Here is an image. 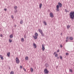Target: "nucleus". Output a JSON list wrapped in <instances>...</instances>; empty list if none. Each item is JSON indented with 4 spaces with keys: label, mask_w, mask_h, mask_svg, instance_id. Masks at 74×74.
I'll return each instance as SVG.
<instances>
[{
    "label": "nucleus",
    "mask_w": 74,
    "mask_h": 74,
    "mask_svg": "<svg viewBox=\"0 0 74 74\" xmlns=\"http://www.w3.org/2000/svg\"><path fill=\"white\" fill-rule=\"evenodd\" d=\"M70 18L72 20L74 19V12H71L70 13Z\"/></svg>",
    "instance_id": "1"
},
{
    "label": "nucleus",
    "mask_w": 74,
    "mask_h": 74,
    "mask_svg": "<svg viewBox=\"0 0 74 74\" xmlns=\"http://www.w3.org/2000/svg\"><path fill=\"white\" fill-rule=\"evenodd\" d=\"M38 31L41 34L42 37H44V34L42 32V30L40 29H38Z\"/></svg>",
    "instance_id": "2"
},
{
    "label": "nucleus",
    "mask_w": 74,
    "mask_h": 74,
    "mask_svg": "<svg viewBox=\"0 0 74 74\" xmlns=\"http://www.w3.org/2000/svg\"><path fill=\"white\" fill-rule=\"evenodd\" d=\"M16 62L17 64H19L20 63V61L18 57L16 58Z\"/></svg>",
    "instance_id": "3"
},
{
    "label": "nucleus",
    "mask_w": 74,
    "mask_h": 74,
    "mask_svg": "<svg viewBox=\"0 0 74 74\" xmlns=\"http://www.w3.org/2000/svg\"><path fill=\"white\" fill-rule=\"evenodd\" d=\"M42 49L43 51H44L45 50V46L44 44H43L42 45Z\"/></svg>",
    "instance_id": "4"
},
{
    "label": "nucleus",
    "mask_w": 74,
    "mask_h": 74,
    "mask_svg": "<svg viewBox=\"0 0 74 74\" xmlns=\"http://www.w3.org/2000/svg\"><path fill=\"white\" fill-rule=\"evenodd\" d=\"M44 72L45 74H48L49 71L48 70H47V69H45Z\"/></svg>",
    "instance_id": "5"
},
{
    "label": "nucleus",
    "mask_w": 74,
    "mask_h": 74,
    "mask_svg": "<svg viewBox=\"0 0 74 74\" xmlns=\"http://www.w3.org/2000/svg\"><path fill=\"white\" fill-rule=\"evenodd\" d=\"M59 7H59V5H57V6H56L57 8L56 9V11H57V12L59 11Z\"/></svg>",
    "instance_id": "6"
},
{
    "label": "nucleus",
    "mask_w": 74,
    "mask_h": 74,
    "mask_svg": "<svg viewBox=\"0 0 74 74\" xmlns=\"http://www.w3.org/2000/svg\"><path fill=\"white\" fill-rule=\"evenodd\" d=\"M50 15L51 17V18H53V15L52 13L51 12L50 14Z\"/></svg>",
    "instance_id": "7"
},
{
    "label": "nucleus",
    "mask_w": 74,
    "mask_h": 74,
    "mask_svg": "<svg viewBox=\"0 0 74 74\" xmlns=\"http://www.w3.org/2000/svg\"><path fill=\"white\" fill-rule=\"evenodd\" d=\"M58 5H59L60 7H62V4L60 3V2L59 3H58Z\"/></svg>",
    "instance_id": "8"
},
{
    "label": "nucleus",
    "mask_w": 74,
    "mask_h": 74,
    "mask_svg": "<svg viewBox=\"0 0 74 74\" xmlns=\"http://www.w3.org/2000/svg\"><path fill=\"white\" fill-rule=\"evenodd\" d=\"M33 45L34 47H35V48H37V45H36V44L34 43L33 44Z\"/></svg>",
    "instance_id": "9"
},
{
    "label": "nucleus",
    "mask_w": 74,
    "mask_h": 74,
    "mask_svg": "<svg viewBox=\"0 0 74 74\" xmlns=\"http://www.w3.org/2000/svg\"><path fill=\"white\" fill-rule=\"evenodd\" d=\"M0 58L1 60H3V57L2 55H0Z\"/></svg>",
    "instance_id": "10"
},
{
    "label": "nucleus",
    "mask_w": 74,
    "mask_h": 74,
    "mask_svg": "<svg viewBox=\"0 0 74 74\" xmlns=\"http://www.w3.org/2000/svg\"><path fill=\"white\" fill-rule=\"evenodd\" d=\"M70 40H73V38L72 37H70L69 38Z\"/></svg>",
    "instance_id": "11"
},
{
    "label": "nucleus",
    "mask_w": 74,
    "mask_h": 74,
    "mask_svg": "<svg viewBox=\"0 0 74 74\" xmlns=\"http://www.w3.org/2000/svg\"><path fill=\"white\" fill-rule=\"evenodd\" d=\"M33 37L35 40H36V39L37 38V37L36 36H33Z\"/></svg>",
    "instance_id": "12"
},
{
    "label": "nucleus",
    "mask_w": 74,
    "mask_h": 74,
    "mask_svg": "<svg viewBox=\"0 0 74 74\" xmlns=\"http://www.w3.org/2000/svg\"><path fill=\"white\" fill-rule=\"evenodd\" d=\"M10 52H8L7 53V56L8 57H10Z\"/></svg>",
    "instance_id": "13"
},
{
    "label": "nucleus",
    "mask_w": 74,
    "mask_h": 74,
    "mask_svg": "<svg viewBox=\"0 0 74 74\" xmlns=\"http://www.w3.org/2000/svg\"><path fill=\"white\" fill-rule=\"evenodd\" d=\"M69 27H70V26L69 25H68L67 27V29H69Z\"/></svg>",
    "instance_id": "14"
},
{
    "label": "nucleus",
    "mask_w": 74,
    "mask_h": 74,
    "mask_svg": "<svg viewBox=\"0 0 74 74\" xmlns=\"http://www.w3.org/2000/svg\"><path fill=\"white\" fill-rule=\"evenodd\" d=\"M42 7V4L41 3L40 4L39 8H41Z\"/></svg>",
    "instance_id": "15"
},
{
    "label": "nucleus",
    "mask_w": 74,
    "mask_h": 74,
    "mask_svg": "<svg viewBox=\"0 0 74 74\" xmlns=\"http://www.w3.org/2000/svg\"><path fill=\"white\" fill-rule=\"evenodd\" d=\"M13 37V35L11 34L10 35V38H12Z\"/></svg>",
    "instance_id": "16"
},
{
    "label": "nucleus",
    "mask_w": 74,
    "mask_h": 74,
    "mask_svg": "<svg viewBox=\"0 0 74 74\" xmlns=\"http://www.w3.org/2000/svg\"><path fill=\"white\" fill-rule=\"evenodd\" d=\"M9 42H12V40H11V39H9Z\"/></svg>",
    "instance_id": "17"
},
{
    "label": "nucleus",
    "mask_w": 74,
    "mask_h": 74,
    "mask_svg": "<svg viewBox=\"0 0 74 74\" xmlns=\"http://www.w3.org/2000/svg\"><path fill=\"white\" fill-rule=\"evenodd\" d=\"M20 23H21V24H22L23 23V20H21V21Z\"/></svg>",
    "instance_id": "18"
},
{
    "label": "nucleus",
    "mask_w": 74,
    "mask_h": 74,
    "mask_svg": "<svg viewBox=\"0 0 74 74\" xmlns=\"http://www.w3.org/2000/svg\"><path fill=\"white\" fill-rule=\"evenodd\" d=\"M43 23H44V25H47V23H46V22H45V21H43Z\"/></svg>",
    "instance_id": "19"
},
{
    "label": "nucleus",
    "mask_w": 74,
    "mask_h": 74,
    "mask_svg": "<svg viewBox=\"0 0 74 74\" xmlns=\"http://www.w3.org/2000/svg\"><path fill=\"white\" fill-rule=\"evenodd\" d=\"M35 36H38V34L37 33H35Z\"/></svg>",
    "instance_id": "20"
},
{
    "label": "nucleus",
    "mask_w": 74,
    "mask_h": 74,
    "mask_svg": "<svg viewBox=\"0 0 74 74\" xmlns=\"http://www.w3.org/2000/svg\"><path fill=\"white\" fill-rule=\"evenodd\" d=\"M25 59L26 60H27L29 59L28 58V57H26L25 58Z\"/></svg>",
    "instance_id": "21"
},
{
    "label": "nucleus",
    "mask_w": 74,
    "mask_h": 74,
    "mask_svg": "<svg viewBox=\"0 0 74 74\" xmlns=\"http://www.w3.org/2000/svg\"><path fill=\"white\" fill-rule=\"evenodd\" d=\"M21 41L22 42H23V41H24V38H21Z\"/></svg>",
    "instance_id": "22"
},
{
    "label": "nucleus",
    "mask_w": 74,
    "mask_h": 74,
    "mask_svg": "<svg viewBox=\"0 0 74 74\" xmlns=\"http://www.w3.org/2000/svg\"><path fill=\"white\" fill-rule=\"evenodd\" d=\"M31 72H33V68H31Z\"/></svg>",
    "instance_id": "23"
},
{
    "label": "nucleus",
    "mask_w": 74,
    "mask_h": 74,
    "mask_svg": "<svg viewBox=\"0 0 74 74\" xmlns=\"http://www.w3.org/2000/svg\"><path fill=\"white\" fill-rule=\"evenodd\" d=\"M65 12H69L68 11H67V10H66V9H65Z\"/></svg>",
    "instance_id": "24"
},
{
    "label": "nucleus",
    "mask_w": 74,
    "mask_h": 74,
    "mask_svg": "<svg viewBox=\"0 0 74 74\" xmlns=\"http://www.w3.org/2000/svg\"><path fill=\"white\" fill-rule=\"evenodd\" d=\"M14 73L13 71H12L11 72L10 74H14Z\"/></svg>",
    "instance_id": "25"
},
{
    "label": "nucleus",
    "mask_w": 74,
    "mask_h": 74,
    "mask_svg": "<svg viewBox=\"0 0 74 74\" xmlns=\"http://www.w3.org/2000/svg\"><path fill=\"white\" fill-rule=\"evenodd\" d=\"M14 9H15V10H16V9H17V6H15L14 7Z\"/></svg>",
    "instance_id": "26"
},
{
    "label": "nucleus",
    "mask_w": 74,
    "mask_h": 74,
    "mask_svg": "<svg viewBox=\"0 0 74 74\" xmlns=\"http://www.w3.org/2000/svg\"><path fill=\"white\" fill-rule=\"evenodd\" d=\"M58 56V54H56L55 55V57H57Z\"/></svg>",
    "instance_id": "27"
},
{
    "label": "nucleus",
    "mask_w": 74,
    "mask_h": 74,
    "mask_svg": "<svg viewBox=\"0 0 74 74\" xmlns=\"http://www.w3.org/2000/svg\"><path fill=\"white\" fill-rule=\"evenodd\" d=\"M69 71H70V72H71V73H72V72H73V71L72 70V69H70L69 70Z\"/></svg>",
    "instance_id": "28"
},
{
    "label": "nucleus",
    "mask_w": 74,
    "mask_h": 74,
    "mask_svg": "<svg viewBox=\"0 0 74 74\" xmlns=\"http://www.w3.org/2000/svg\"><path fill=\"white\" fill-rule=\"evenodd\" d=\"M63 58V57H62V56H60V59H62V58Z\"/></svg>",
    "instance_id": "29"
},
{
    "label": "nucleus",
    "mask_w": 74,
    "mask_h": 74,
    "mask_svg": "<svg viewBox=\"0 0 74 74\" xmlns=\"http://www.w3.org/2000/svg\"><path fill=\"white\" fill-rule=\"evenodd\" d=\"M45 66H46V67H48V66H49V65H48V64H45Z\"/></svg>",
    "instance_id": "30"
},
{
    "label": "nucleus",
    "mask_w": 74,
    "mask_h": 74,
    "mask_svg": "<svg viewBox=\"0 0 74 74\" xmlns=\"http://www.w3.org/2000/svg\"><path fill=\"white\" fill-rule=\"evenodd\" d=\"M60 47L61 48H62L63 47V46L62 45H60Z\"/></svg>",
    "instance_id": "31"
},
{
    "label": "nucleus",
    "mask_w": 74,
    "mask_h": 74,
    "mask_svg": "<svg viewBox=\"0 0 74 74\" xmlns=\"http://www.w3.org/2000/svg\"><path fill=\"white\" fill-rule=\"evenodd\" d=\"M23 69L24 70V71H26V69H25L24 68H23Z\"/></svg>",
    "instance_id": "32"
},
{
    "label": "nucleus",
    "mask_w": 74,
    "mask_h": 74,
    "mask_svg": "<svg viewBox=\"0 0 74 74\" xmlns=\"http://www.w3.org/2000/svg\"><path fill=\"white\" fill-rule=\"evenodd\" d=\"M14 12L15 13H16V12H17V10H15Z\"/></svg>",
    "instance_id": "33"
},
{
    "label": "nucleus",
    "mask_w": 74,
    "mask_h": 74,
    "mask_svg": "<svg viewBox=\"0 0 74 74\" xmlns=\"http://www.w3.org/2000/svg\"><path fill=\"white\" fill-rule=\"evenodd\" d=\"M66 55L68 56L69 55V53H67L66 54Z\"/></svg>",
    "instance_id": "34"
},
{
    "label": "nucleus",
    "mask_w": 74,
    "mask_h": 74,
    "mask_svg": "<svg viewBox=\"0 0 74 74\" xmlns=\"http://www.w3.org/2000/svg\"><path fill=\"white\" fill-rule=\"evenodd\" d=\"M11 17L12 18H14V16H13V15H12L11 16Z\"/></svg>",
    "instance_id": "35"
},
{
    "label": "nucleus",
    "mask_w": 74,
    "mask_h": 74,
    "mask_svg": "<svg viewBox=\"0 0 74 74\" xmlns=\"http://www.w3.org/2000/svg\"><path fill=\"white\" fill-rule=\"evenodd\" d=\"M56 54V52H55L53 53V55H55V54Z\"/></svg>",
    "instance_id": "36"
},
{
    "label": "nucleus",
    "mask_w": 74,
    "mask_h": 74,
    "mask_svg": "<svg viewBox=\"0 0 74 74\" xmlns=\"http://www.w3.org/2000/svg\"><path fill=\"white\" fill-rule=\"evenodd\" d=\"M4 11H7V9H4Z\"/></svg>",
    "instance_id": "37"
},
{
    "label": "nucleus",
    "mask_w": 74,
    "mask_h": 74,
    "mask_svg": "<svg viewBox=\"0 0 74 74\" xmlns=\"http://www.w3.org/2000/svg\"><path fill=\"white\" fill-rule=\"evenodd\" d=\"M0 36L1 37H3V35L1 34Z\"/></svg>",
    "instance_id": "38"
},
{
    "label": "nucleus",
    "mask_w": 74,
    "mask_h": 74,
    "mask_svg": "<svg viewBox=\"0 0 74 74\" xmlns=\"http://www.w3.org/2000/svg\"><path fill=\"white\" fill-rule=\"evenodd\" d=\"M68 38H69V37H67L66 38V39L67 40V39H68Z\"/></svg>",
    "instance_id": "39"
},
{
    "label": "nucleus",
    "mask_w": 74,
    "mask_h": 74,
    "mask_svg": "<svg viewBox=\"0 0 74 74\" xmlns=\"http://www.w3.org/2000/svg\"><path fill=\"white\" fill-rule=\"evenodd\" d=\"M20 68H21V69H22V66H20Z\"/></svg>",
    "instance_id": "40"
},
{
    "label": "nucleus",
    "mask_w": 74,
    "mask_h": 74,
    "mask_svg": "<svg viewBox=\"0 0 74 74\" xmlns=\"http://www.w3.org/2000/svg\"><path fill=\"white\" fill-rule=\"evenodd\" d=\"M59 52V50H58L57 51V52Z\"/></svg>",
    "instance_id": "41"
},
{
    "label": "nucleus",
    "mask_w": 74,
    "mask_h": 74,
    "mask_svg": "<svg viewBox=\"0 0 74 74\" xmlns=\"http://www.w3.org/2000/svg\"><path fill=\"white\" fill-rule=\"evenodd\" d=\"M25 36H26L25 35L24 36V37H25V38H26Z\"/></svg>",
    "instance_id": "42"
},
{
    "label": "nucleus",
    "mask_w": 74,
    "mask_h": 74,
    "mask_svg": "<svg viewBox=\"0 0 74 74\" xmlns=\"http://www.w3.org/2000/svg\"><path fill=\"white\" fill-rule=\"evenodd\" d=\"M16 25H15L14 26V27H16Z\"/></svg>",
    "instance_id": "43"
},
{
    "label": "nucleus",
    "mask_w": 74,
    "mask_h": 74,
    "mask_svg": "<svg viewBox=\"0 0 74 74\" xmlns=\"http://www.w3.org/2000/svg\"><path fill=\"white\" fill-rule=\"evenodd\" d=\"M67 40H66V42H67Z\"/></svg>",
    "instance_id": "44"
},
{
    "label": "nucleus",
    "mask_w": 74,
    "mask_h": 74,
    "mask_svg": "<svg viewBox=\"0 0 74 74\" xmlns=\"http://www.w3.org/2000/svg\"><path fill=\"white\" fill-rule=\"evenodd\" d=\"M59 57L57 58V59H59Z\"/></svg>",
    "instance_id": "45"
},
{
    "label": "nucleus",
    "mask_w": 74,
    "mask_h": 74,
    "mask_svg": "<svg viewBox=\"0 0 74 74\" xmlns=\"http://www.w3.org/2000/svg\"><path fill=\"white\" fill-rule=\"evenodd\" d=\"M61 35H62V34L61 33Z\"/></svg>",
    "instance_id": "46"
}]
</instances>
